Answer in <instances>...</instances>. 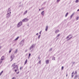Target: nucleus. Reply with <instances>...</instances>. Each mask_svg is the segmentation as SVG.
Segmentation results:
<instances>
[{"mask_svg":"<svg viewBox=\"0 0 79 79\" xmlns=\"http://www.w3.org/2000/svg\"><path fill=\"white\" fill-rule=\"evenodd\" d=\"M12 66H14V69L16 71L18 69V66L17 65H15V64H14L12 65Z\"/></svg>","mask_w":79,"mask_h":79,"instance_id":"obj_1","label":"nucleus"},{"mask_svg":"<svg viewBox=\"0 0 79 79\" xmlns=\"http://www.w3.org/2000/svg\"><path fill=\"white\" fill-rule=\"evenodd\" d=\"M7 13L8 14H7V16L8 17H10L11 15V9H10V8L8 9Z\"/></svg>","mask_w":79,"mask_h":79,"instance_id":"obj_2","label":"nucleus"},{"mask_svg":"<svg viewBox=\"0 0 79 79\" xmlns=\"http://www.w3.org/2000/svg\"><path fill=\"white\" fill-rule=\"evenodd\" d=\"M23 22H20L17 25V27H19L21 26L22 25Z\"/></svg>","mask_w":79,"mask_h":79,"instance_id":"obj_3","label":"nucleus"},{"mask_svg":"<svg viewBox=\"0 0 79 79\" xmlns=\"http://www.w3.org/2000/svg\"><path fill=\"white\" fill-rule=\"evenodd\" d=\"M72 37L73 36H72V35H69L68 36H67L66 37L67 39H69L68 40H70V39H71V38H72Z\"/></svg>","mask_w":79,"mask_h":79,"instance_id":"obj_4","label":"nucleus"},{"mask_svg":"<svg viewBox=\"0 0 79 79\" xmlns=\"http://www.w3.org/2000/svg\"><path fill=\"white\" fill-rule=\"evenodd\" d=\"M15 58V55L14 54H11V56H10V59H11V61H12L13 60V58Z\"/></svg>","mask_w":79,"mask_h":79,"instance_id":"obj_5","label":"nucleus"},{"mask_svg":"<svg viewBox=\"0 0 79 79\" xmlns=\"http://www.w3.org/2000/svg\"><path fill=\"white\" fill-rule=\"evenodd\" d=\"M29 21V19L26 18L23 20L22 21L23 22H27V21Z\"/></svg>","mask_w":79,"mask_h":79,"instance_id":"obj_6","label":"nucleus"},{"mask_svg":"<svg viewBox=\"0 0 79 79\" xmlns=\"http://www.w3.org/2000/svg\"><path fill=\"white\" fill-rule=\"evenodd\" d=\"M15 71L17 74H19V69L15 70Z\"/></svg>","mask_w":79,"mask_h":79,"instance_id":"obj_7","label":"nucleus"},{"mask_svg":"<svg viewBox=\"0 0 79 79\" xmlns=\"http://www.w3.org/2000/svg\"><path fill=\"white\" fill-rule=\"evenodd\" d=\"M49 61H50V60H47L46 61V64H48V63H49Z\"/></svg>","mask_w":79,"mask_h":79,"instance_id":"obj_8","label":"nucleus"},{"mask_svg":"<svg viewBox=\"0 0 79 79\" xmlns=\"http://www.w3.org/2000/svg\"><path fill=\"white\" fill-rule=\"evenodd\" d=\"M4 58H5V56H3L2 57L1 60H4Z\"/></svg>","mask_w":79,"mask_h":79,"instance_id":"obj_9","label":"nucleus"},{"mask_svg":"<svg viewBox=\"0 0 79 79\" xmlns=\"http://www.w3.org/2000/svg\"><path fill=\"white\" fill-rule=\"evenodd\" d=\"M27 59L25 62L24 64H26L27 63Z\"/></svg>","mask_w":79,"mask_h":79,"instance_id":"obj_10","label":"nucleus"},{"mask_svg":"<svg viewBox=\"0 0 79 79\" xmlns=\"http://www.w3.org/2000/svg\"><path fill=\"white\" fill-rule=\"evenodd\" d=\"M48 26H46V31H47L48 30Z\"/></svg>","mask_w":79,"mask_h":79,"instance_id":"obj_11","label":"nucleus"},{"mask_svg":"<svg viewBox=\"0 0 79 79\" xmlns=\"http://www.w3.org/2000/svg\"><path fill=\"white\" fill-rule=\"evenodd\" d=\"M59 31V30H56V31H55V33H58V32H59V31Z\"/></svg>","mask_w":79,"mask_h":79,"instance_id":"obj_12","label":"nucleus"},{"mask_svg":"<svg viewBox=\"0 0 79 79\" xmlns=\"http://www.w3.org/2000/svg\"><path fill=\"white\" fill-rule=\"evenodd\" d=\"M27 12V10H26V11H25V12H24V14L25 15V14H26Z\"/></svg>","mask_w":79,"mask_h":79,"instance_id":"obj_13","label":"nucleus"},{"mask_svg":"<svg viewBox=\"0 0 79 79\" xmlns=\"http://www.w3.org/2000/svg\"><path fill=\"white\" fill-rule=\"evenodd\" d=\"M77 75H76L75 76L74 79H77Z\"/></svg>","mask_w":79,"mask_h":79,"instance_id":"obj_14","label":"nucleus"},{"mask_svg":"<svg viewBox=\"0 0 79 79\" xmlns=\"http://www.w3.org/2000/svg\"><path fill=\"white\" fill-rule=\"evenodd\" d=\"M2 60H0V64H1L3 62V61Z\"/></svg>","mask_w":79,"mask_h":79,"instance_id":"obj_15","label":"nucleus"},{"mask_svg":"<svg viewBox=\"0 0 79 79\" xmlns=\"http://www.w3.org/2000/svg\"><path fill=\"white\" fill-rule=\"evenodd\" d=\"M3 73V71H2V72H1V73H0V76H1V75H2V74Z\"/></svg>","mask_w":79,"mask_h":79,"instance_id":"obj_16","label":"nucleus"},{"mask_svg":"<svg viewBox=\"0 0 79 79\" xmlns=\"http://www.w3.org/2000/svg\"><path fill=\"white\" fill-rule=\"evenodd\" d=\"M73 15H74V14H72L71 16H70V18L71 19V18H73Z\"/></svg>","mask_w":79,"mask_h":79,"instance_id":"obj_17","label":"nucleus"},{"mask_svg":"<svg viewBox=\"0 0 79 79\" xmlns=\"http://www.w3.org/2000/svg\"><path fill=\"white\" fill-rule=\"evenodd\" d=\"M19 39V37H17L15 40H17Z\"/></svg>","mask_w":79,"mask_h":79,"instance_id":"obj_18","label":"nucleus"},{"mask_svg":"<svg viewBox=\"0 0 79 79\" xmlns=\"http://www.w3.org/2000/svg\"><path fill=\"white\" fill-rule=\"evenodd\" d=\"M79 2V0H76V3H78Z\"/></svg>","mask_w":79,"mask_h":79,"instance_id":"obj_19","label":"nucleus"},{"mask_svg":"<svg viewBox=\"0 0 79 79\" xmlns=\"http://www.w3.org/2000/svg\"><path fill=\"white\" fill-rule=\"evenodd\" d=\"M67 15H68V12H67V13H66V15H65V17H66V16H67Z\"/></svg>","mask_w":79,"mask_h":79,"instance_id":"obj_20","label":"nucleus"},{"mask_svg":"<svg viewBox=\"0 0 79 79\" xmlns=\"http://www.w3.org/2000/svg\"><path fill=\"white\" fill-rule=\"evenodd\" d=\"M42 14L43 15H44V12L43 11L42 12Z\"/></svg>","mask_w":79,"mask_h":79,"instance_id":"obj_21","label":"nucleus"},{"mask_svg":"<svg viewBox=\"0 0 79 79\" xmlns=\"http://www.w3.org/2000/svg\"><path fill=\"white\" fill-rule=\"evenodd\" d=\"M53 60H55V58L53 57L52 58Z\"/></svg>","mask_w":79,"mask_h":79,"instance_id":"obj_22","label":"nucleus"},{"mask_svg":"<svg viewBox=\"0 0 79 79\" xmlns=\"http://www.w3.org/2000/svg\"><path fill=\"white\" fill-rule=\"evenodd\" d=\"M12 79H16V77H14L12 78Z\"/></svg>","mask_w":79,"mask_h":79,"instance_id":"obj_23","label":"nucleus"},{"mask_svg":"<svg viewBox=\"0 0 79 79\" xmlns=\"http://www.w3.org/2000/svg\"><path fill=\"white\" fill-rule=\"evenodd\" d=\"M31 53H29V57H30V56H31Z\"/></svg>","mask_w":79,"mask_h":79,"instance_id":"obj_24","label":"nucleus"},{"mask_svg":"<svg viewBox=\"0 0 79 79\" xmlns=\"http://www.w3.org/2000/svg\"><path fill=\"white\" fill-rule=\"evenodd\" d=\"M79 19V17H77V20H78Z\"/></svg>","mask_w":79,"mask_h":79,"instance_id":"obj_25","label":"nucleus"},{"mask_svg":"<svg viewBox=\"0 0 79 79\" xmlns=\"http://www.w3.org/2000/svg\"><path fill=\"white\" fill-rule=\"evenodd\" d=\"M64 68V67H63V66H62V70H63Z\"/></svg>","mask_w":79,"mask_h":79,"instance_id":"obj_26","label":"nucleus"},{"mask_svg":"<svg viewBox=\"0 0 79 79\" xmlns=\"http://www.w3.org/2000/svg\"><path fill=\"white\" fill-rule=\"evenodd\" d=\"M60 34H59L57 35V37H59V36H60Z\"/></svg>","mask_w":79,"mask_h":79,"instance_id":"obj_27","label":"nucleus"},{"mask_svg":"<svg viewBox=\"0 0 79 79\" xmlns=\"http://www.w3.org/2000/svg\"><path fill=\"white\" fill-rule=\"evenodd\" d=\"M11 49L10 51H9V53H11Z\"/></svg>","mask_w":79,"mask_h":79,"instance_id":"obj_28","label":"nucleus"},{"mask_svg":"<svg viewBox=\"0 0 79 79\" xmlns=\"http://www.w3.org/2000/svg\"><path fill=\"white\" fill-rule=\"evenodd\" d=\"M59 1H60V0H57V2H59Z\"/></svg>","mask_w":79,"mask_h":79,"instance_id":"obj_29","label":"nucleus"},{"mask_svg":"<svg viewBox=\"0 0 79 79\" xmlns=\"http://www.w3.org/2000/svg\"><path fill=\"white\" fill-rule=\"evenodd\" d=\"M39 63H40V64L41 63V60H40L39 61Z\"/></svg>","mask_w":79,"mask_h":79,"instance_id":"obj_30","label":"nucleus"},{"mask_svg":"<svg viewBox=\"0 0 79 79\" xmlns=\"http://www.w3.org/2000/svg\"><path fill=\"white\" fill-rule=\"evenodd\" d=\"M40 35H39V36H38V38H40Z\"/></svg>","mask_w":79,"mask_h":79,"instance_id":"obj_31","label":"nucleus"},{"mask_svg":"<svg viewBox=\"0 0 79 79\" xmlns=\"http://www.w3.org/2000/svg\"><path fill=\"white\" fill-rule=\"evenodd\" d=\"M74 76V75H72V77H73Z\"/></svg>","mask_w":79,"mask_h":79,"instance_id":"obj_32","label":"nucleus"},{"mask_svg":"<svg viewBox=\"0 0 79 79\" xmlns=\"http://www.w3.org/2000/svg\"><path fill=\"white\" fill-rule=\"evenodd\" d=\"M79 11V9H78L77 10V11Z\"/></svg>","mask_w":79,"mask_h":79,"instance_id":"obj_33","label":"nucleus"},{"mask_svg":"<svg viewBox=\"0 0 79 79\" xmlns=\"http://www.w3.org/2000/svg\"><path fill=\"white\" fill-rule=\"evenodd\" d=\"M75 74H77V72H75Z\"/></svg>","mask_w":79,"mask_h":79,"instance_id":"obj_34","label":"nucleus"},{"mask_svg":"<svg viewBox=\"0 0 79 79\" xmlns=\"http://www.w3.org/2000/svg\"><path fill=\"white\" fill-rule=\"evenodd\" d=\"M66 76L67 77V76H68V73H67Z\"/></svg>","mask_w":79,"mask_h":79,"instance_id":"obj_35","label":"nucleus"},{"mask_svg":"<svg viewBox=\"0 0 79 79\" xmlns=\"http://www.w3.org/2000/svg\"><path fill=\"white\" fill-rule=\"evenodd\" d=\"M74 74V72H73L72 73V74Z\"/></svg>","mask_w":79,"mask_h":79,"instance_id":"obj_36","label":"nucleus"},{"mask_svg":"<svg viewBox=\"0 0 79 79\" xmlns=\"http://www.w3.org/2000/svg\"><path fill=\"white\" fill-rule=\"evenodd\" d=\"M40 34H41V31L40 32Z\"/></svg>","mask_w":79,"mask_h":79,"instance_id":"obj_37","label":"nucleus"},{"mask_svg":"<svg viewBox=\"0 0 79 79\" xmlns=\"http://www.w3.org/2000/svg\"><path fill=\"white\" fill-rule=\"evenodd\" d=\"M39 11H40V9H39Z\"/></svg>","mask_w":79,"mask_h":79,"instance_id":"obj_38","label":"nucleus"},{"mask_svg":"<svg viewBox=\"0 0 79 79\" xmlns=\"http://www.w3.org/2000/svg\"><path fill=\"white\" fill-rule=\"evenodd\" d=\"M38 34V33L36 34V35H37Z\"/></svg>","mask_w":79,"mask_h":79,"instance_id":"obj_39","label":"nucleus"},{"mask_svg":"<svg viewBox=\"0 0 79 79\" xmlns=\"http://www.w3.org/2000/svg\"><path fill=\"white\" fill-rule=\"evenodd\" d=\"M16 51V52H17V51Z\"/></svg>","mask_w":79,"mask_h":79,"instance_id":"obj_40","label":"nucleus"}]
</instances>
